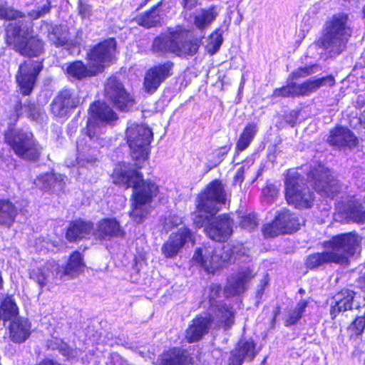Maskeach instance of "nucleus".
<instances>
[{
    "label": "nucleus",
    "instance_id": "nucleus-1",
    "mask_svg": "<svg viewBox=\"0 0 365 365\" xmlns=\"http://www.w3.org/2000/svg\"><path fill=\"white\" fill-rule=\"evenodd\" d=\"M362 241V237L356 232L336 235L324 246L327 250L316 252L307 257L306 267L309 269H318L327 264H346L349 258L354 255Z\"/></svg>",
    "mask_w": 365,
    "mask_h": 365
},
{
    "label": "nucleus",
    "instance_id": "nucleus-2",
    "mask_svg": "<svg viewBox=\"0 0 365 365\" xmlns=\"http://www.w3.org/2000/svg\"><path fill=\"white\" fill-rule=\"evenodd\" d=\"M225 196L222 182L217 180L211 182L196 199L193 225L197 228H205L214 220L220 206L225 204Z\"/></svg>",
    "mask_w": 365,
    "mask_h": 365
},
{
    "label": "nucleus",
    "instance_id": "nucleus-3",
    "mask_svg": "<svg viewBox=\"0 0 365 365\" xmlns=\"http://www.w3.org/2000/svg\"><path fill=\"white\" fill-rule=\"evenodd\" d=\"M351 34L349 15L344 13L334 14L325 24L323 35L319 40L320 46L331 57L339 56L346 49Z\"/></svg>",
    "mask_w": 365,
    "mask_h": 365
},
{
    "label": "nucleus",
    "instance_id": "nucleus-4",
    "mask_svg": "<svg viewBox=\"0 0 365 365\" xmlns=\"http://www.w3.org/2000/svg\"><path fill=\"white\" fill-rule=\"evenodd\" d=\"M84 267L81 254L75 252L66 267L60 266L55 261H48L42 267L30 271L29 277L42 288L51 278L66 280L78 276L83 271Z\"/></svg>",
    "mask_w": 365,
    "mask_h": 365
},
{
    "label": "nucleus",
    "instance_id": "nucleus-5",
    "mask_svg": "<svg viewBox=\"0 0 365 365\" xmlns=\"http://www.w3.org/2000/svg\"><path fill=\"white\" fill-rule=\"evenodd\" d=\"M113 182L125 188L133 187V199L137 202L150 203L158 192V186L150 180H144L140 173L123 165L114 170Z\"/></svg>",
    "mask_w": 365,
    "mask_h": 365
},
{
    "label": "nucleus",
    "instance_id": "nucleus-6",
    "mask_svg": "<svg viewBox=\"0 0 365 365\" xmlns=\"http://www.w3.org/2000/svg\"><path fill=\"white\" fill-rule=\"evenodd\" d=\"M32 31L31 21L21 19L15 23H10L6 27V43L13 46L14 49L21 55L37 56L43 51V42L29 35Z\"/></svg>",
    "mask_w": 365,
    "mask_h": 365
},
{
    "label": "nucleus",
    "instance_id": "nucleus-7",
    "mask_svg": "<svg viewBox=\"0 0 365 365\" xmlns=\"http://www.w3.org/2000/svg\"><path fill=\"white\" fill-rule=\"evenodd\" d=\"M153 139V132L143 124L130 123L125 130V140L130 155L137 169L148 158L149 145Z\"/></svg>",
    "mask_w": 365,
    "mask_h": 365
},
{
    "label": "nucleus",
    "instance_id": "nucleus-8",
    "mask_svg": "<svg viewBox=\"0 0 365 365\" xmlns=\"http://www.w3.org/2000/svg\"><path fill=\"white\" fill-rule=\"evenodd\" d=\"M4 140L18 157L28 161L39 159L42 147L32 133L22 129H9L4 133Z\"/></svg>",
    "mask_w": 365,
    "mask_h": 365
},
{
    "label": "nucleus",
    "instance_id": "nucleus-9",
    "mask_svg": "<svg viewBox=\"0 0 365 365\" xmlns=\"http://www.w3.org/2000/svg\"><path fill=\"white\" fill-rule=\"evenodd\" d=\"M285 197L287 202L297 208H307L312 205L313 192L305 184L304 178L296 170L287 171L285 181Z\"/></svg>",
    "mask_w": 365,
    "mask_h": 365
},
{
    "label": "nucleus",
    "instance_id": "nucleus-10",
    "mask_svg": "<svg viewBox=\"0 0 365 365\" xmlns=\"http://www.w3.org/2000/svg\"><path fill=\"white\" fill-rule=\"evenodd\" d=\"M334 84L335 79L332 75L316 79H309L302 83H297L288 78L285 86L274 89L273 96L282 98L309 96L318 91L321 87H331Z\"/></svg>",
    "mask_w": 365,
    "mask_h": 365
},
{
    "label": "nucleus",
    "instance_id": "nucleus-11",
    "mask_svg": "<svg viewBox=\"0 0 365 365\" xmlns=\"http://www.w3.org/2000/svg\"><path fill=\"white\" fill-rule=\"evenodd\" d=\"M222 288L220 284H212L209 287L207 313L212 316L215 314L218 324H224L226 329H230L234 324V313L230 307L222 301L216 299L220 296ZM207 303L205 304L206 307Z\"/></svg>",
    "mask_w": 365,
    "mask_h": 365
},
{
    "label": "nucleus",
    "instance_id": "nucleus-12",
    "mask_svg": "<svg viewBox=\"0 0 365 365\" xmlns=\"http://www.w3.org/2000/svg\"><path fill=\"white\" fill-rule=\"evenodd\" d=\"M105 96L108 101L121 111H128L134 105L133 96L116 78H108L105 86Z\"/></svg>",
    "mask_w": 365,
    "mask_h": 365
},
{
    "label": "nucleus",
    "instance_id": "nucleus-13",
    "mask_svg": "<svg viewBox=\"0 0 365 365\" xmlns=\"http://www.w3.org/2000/svg\"><path fill=\"white\" fill-rule=\"evenodd\" d=\"M327 143L339 150L351 151L359 147V139L349 128L336 125L329 130Z\"/></svg>",
    "mask_w": 365,
    "mask_h": 365
},
{
    "label": "nucleus",
    "instance_id": "nucleus-14",
    "mask_svg": "<svg viewBox=\"0 0 365 365\" xmlns=\"http://www.w3.org/2000/svg\"><path fill=\"white\" fill-rule=\"evenodd\" d=\"M309 178L314 180L315 190L323 197L333 198L341 189L339 181L324 167L311 170Z\"/></svg>",
    "mask_w": 365,
    "mask_h": 365
},
{
    "label": "nucleus",
    "instance_id": "nucleus-15",
    "mask_svg": "<svg viewBox=\"0 0 365 365\" xmlns=\"http://www.w3.org/2000/svg\"><path fill=\"white\" fill-rule=\"evenodd\" d=\"M43 68L42 63L28 60L20 64L16 76L21 93L29 96L32 92L36 78Z\"/></svg>",
    "mask_w": 365,
    "mask_h": 365
},
{
    "label": "nucleus",
    "instance_id": "nucleus-16",
    "mask_svg": "<svg viewBox=\"0 0 365 365\" xmlns=\"http://www.w3.org/2000/svg\"><path fill=\"white\" fill-rule=\"evenodd\" d=\"M174 63L166 61L148 69L144 77L143 88L149 94H153L165 79L173 74Z\"/></svg>",
    "mask_w": 365,
    "mask_h": 365
},
{
    "label": "nucleus",
    "instance_id": "nucleus-17",
    "mask_svg": "<svg viewBox=\"0 0 365 365\" xmlns=\"http://www.w3.org/2000/svg\"><path fill=\"white\" fill-rule=\"evenodd\" d=\"M195 243V236L187 227H181L176 232H173L168 240L164 242L161 252L166 258H174L180 250L187 243Z\"/></svg>",
    "mask_w": 365,
    "mask_h": 365
},
{
    "label": "nucleus",
    "instance_id": "nucleus-18",
    "mask_svg": "<svg viewBox=\"0 0 365 365\" xmlns=\"http://www.w3.org/2000/svg\"><path fill=\"white\" fill-rule=\"evenodd\" d=\"M89 113L91 118L87 121L86 134L91 140L96 136V121L110 123L117 119L116 113L108 105L99 101L91 106Z\"/></svg>",
    "mask_w": 365,
    "mask_h": 365
},
{
    "label": "nucleus",
    "instance_id": "nucleus-19",
    "mask_svg": "<svg viewBox=\"0 0 365 365\" xmlns=\"http://www.w3.org/2000/svg\"><path fill=\"white\" fill-rule=\"evenodd\" d=\"M178 35V28L176 29H168L165 33L153 39L151 51L158 56H166L168 54L177 56L178 42L180 41Z\"/></svg>",
    "mask_w": 365,
    "mask_h": 365
},
{
    "label": "nucleus",
    "instance_id": "nucleus-20",
    "mask_svg": "<svg viewBox=\"0 0 365 365\" xmlns=\"http://www.w3.org/2000/svg\"><path fill=\"white\" fill-rule=\"evenodd\" d=\"M80 104L79 96L68 89L58 93L51 103L52 113L58 117H66Z\"/></svg>",
    "mask_w": 365,
    "mask_h": 365
},
{
    "label": "nucleus",
    "instance_id": "nucleus-21",
    "mask_svg": "<svg viewBox=\"0 0 365 365\" xmlns=\"http://www.w3.org/2000/svg\"><path fill=\"white\" fill-rule=\"evenodd\" d=\"M116 42L114 38H108L99 43L88 53V59L93 67H100L103 70V64L110 62L114 56Z\"/></svg>",
    "mask_w": 365,
    "mask_h": 365
},
{
    "label": "nucleus",
    "instance_id": "nucleus-22",
    "mask_svg": "<svg viewBox=\"0 0 365 365\" xmlns=\"http://www.w3.org/2000/svg\"><path fill=\"white\" fill-rule=\"evenodd\" d=\"M215 314L212 316L207 312L205 316H199L194 319L186 330L185 338L190 343L198 341L207 334L212 324L217 327H224V324H218Z\"/></svg>",
    "mask_w": 365,
    "mask_h": 365
},
{
    "label": "nucleus",
    "instance_id": "nucleus-23",
    "mask_svg": "<svg viewBox=\"0 0 365 365\" xmlns=\"http://www.w3.org/2000/svg\"><path fill=\"white\" fill-rule=\"evenodd\" d=\"M355 292L349 289H343L333 298L330 308L331 319H335L339 314L358 310L361 307L355 300Z\"/></svg>",
    "mask_w": 365,
    "mask_h": 365
},
{
    "label": "nucleus",
    "instance_id": "nucleus-24",
    "mask_svg": "<svg viewBox=\"0 0 365 365\" xmlns=\"http://www.w3.org/2000/svg\"><path fill=\"white\" fill-rule=\"evenodd\" d=\"M205 232L212 240L224 242L232 232V221L227 215H220L206 226Z\"/></svg>",
    "mask_w": 365,
    "mask_h": 365
},
{
    "label": "nucleus",
    "instance_id": "nucleus-25",
    "mask_svg": "<svg viewBox=\"0 0 365 365\" xmlns=\"http://www.w3.org/2000/svg\"><path fill=\"white\" fill-rule=\"evenodd\" d=\"M255 347L253 339H241L237 347L230 352L227 365H242L244 361H252L257 354Z\"/></svg>",
    "mask_w": 365,
    "mask_h": 365
},
{
    "label": "nucleus",
    "instance_id": "nucleus-26",
    "mask_svg": "<svg viewBox=\"0 0 365 365\" xmlns=\"http://www.w3.org/2000/svg\"><path fill=\"white\" fill-rule=\"evenodd\" d=\"M192 260L199 264L207 272H214L225 265L220 259V254L217 249L212 252L205 249L204 253L202 248H197Z\"/></svg>",
    "mask_w": 365,
    "mask_h": 365
},
{
    "label": "nucleus",
    "instance_id": "nucleus-27",
    "mask_svg": "<svg viewBox=\"0 0 365 365\" xmlns=\"http://www.w3.org/2000/svg\"><path fill=\"white\" fill-rule=\"evenodd\" d=\"M125 232L119 222L113 218L103 219L98 222L97 227L93 232V235L99 240H106L111 237H120Z\"/></svg>",
    "mask_w": 365,
    "mask_h": 365
},
{
    "label": "nucleus",
    "instance_id": "nucleus-28",
    "mask_svg": "<svg viewBox=\"0 0 365 365\" xmlns=\"http://www.w3.org/2000/svg\"><path fill=\"white\" fill-rule=\"evenodd\" d=\"M65 176L53 173L41 174L34 180V185L41 190L58 192L63 189Z\"/></svg>",
    "mask_w": 365,
    "mask_h": 365
},
{
    "label": "nucleus",
    "instance_id": "nucleus-29",
    "mask_svg": "<svg viewBox=\"0 0 365 365\" xmlns=\"http://www.w3.org/2000/svg\"><path fill=\"white\" fill-rule=\"evenodd\" d=\"M254 277L250 269L232 275L228 279L225 291L229 295H237L242 293L247 289V284Z\"/></svg>",
    "mask_w": 365,
    "mask_h": 365
},
{
    "label": "nucleus",
    "instance_id": "nucleus-30",
    "mask_svg": "<svg viewBox=\"0 0 365 365\" xmlns=\"http://www.w3.org/2000/svg\"><path fill=\"white\" fill-rule=\"evenodd\" d=\"M47 38L51 45L56 48L68 46L71 43L69 32L66 25H53L48 23L44 24Z\"/></svg>",
    "mask_w": 365,
    "mask_h": 365
},
{
    "label": "nucleus",
    "instance_id": "nucleus-31",
    "mask_svg": "<svg viewBox=\"0 0 365 365\" xmlns=\"http://www.w3.org/2000/svg\"><path fill=\"white\" fill-rule=\"evenodd\" d=\"M94 231L93 224L91 222L75 220L71 222L67 232L66 239L69 242H75L78 239L88 237Z\"/></svg>",
    "mask_w": 365,
    "mask_h": 365
},
{
    "label": "nucleus",
    "instance_id": "nucleus-32",
    "mask_svg": "<svg viewBox=\"0 0 365 365\" xmlns=\"http://www.w3.org/2000/svg\"><path fill=\"white\" fill-rule=\"evenodd\" d=\"M178 35L181 39L178 42L177 56H194L199 49L201 41L196 38H189L188 31L180 27L178 28Z\"/></svg>",
    "mask_w": 365,
    "mask_h": 365
},
{
    "label": "nucleus",
    "instance_id": "nucleus-33",
    "mask_svg": "<svg viewBox=\"0 0 365 365\" xmlns=\"http://www.w3.org/2000/svg\"><path fill=\"white\" fill-rule=\"evenodd\" d=\"M99 73H101L100 67H93L90 63L88 66H86L81 61H76L66 67L68 76L77 80L95 76Z\"/></svg>",
    "mask_w": 365,
    "mask_h": 365
},
{
    "label": "nucleus",
    "instance_id": "nucleus-34",
    "mask_svg": "<svg viewBox=\"0 0 365 365\" xmlns=\"http://www.w3.org/2000/svg\"><path fill=\"white\" fill-rule=\"evenodd\" d=\"M31 324L28 319L18 317L12 320L9 325L10 337L15 343H21L30 336Z\"/></svg>",
    "mask_w": 365,
    "mask_h": 365
},
{
    "label": "nucleus",
    "instance_id": "nucleus-35",
    "mask_svg": "<svg viewBox=\"0 0 365 365\" xmlns=\"http://www.w3.org/2000/svg\"><path fill=\"white\" fill-rule=\"evenodd\" d=\"M163 19V17L159 4L149 11L138 15L135 18L137 24L146 29L160 26Z\"/></svg>",
    "mask_w": 365,
    "mask_h": 365
},
{
    "label": "nucleus",
    "instance_id": "nucleus-36",
    "mask_svg": "<svg viewBox=\"0 0 365 365\" xmlns=\"http://www.w3.org/2000/svg\"><path fill=\"white\" fill-rule=\"evenodd\" d=\"M347 222L364 225L365 223V207L358 201L349 202L344 211Z\"/></svg>",
    "mask_w": 365,
    "mask_h": 365
},
{
    "label": "nucleus",
    "instance_id": "nucleus-37",
    "mask_svg": "<svg viewBox=\"0 0 365 365\" xmlns=\"http://www.w3.org/2000/svg\"><path fill=\"white\" fill-rule=\"evenodd\" d=\"M279 220L278 222L279 225L282 227L284 233H292L299 230L300 226V221L297 215L292 213L288 210H282L278 212L274 218Z\"/></svg>",
    "mask_w": 365,
    "mask_h": 365
},
{
    "label": "nucleus",
    "instance_id": "nucleus-38",
    "mask_svg": "<svg viewBox=\"0 0 365 365\" xmlns=\"http://www.w3.org/2000/svg\"><path fill=\"white\" fill-rule=\"evenodd\" d=\"M18 214L16 206L9 200H0V226L10 228Z\"/></svg>",
    "mask_w": 365,
    "mask_h": 365
},
{
    "label": "nucleus",
    "instance_id": "nucleus-39",
    "mask_svg": "<svg viewBox=\"0 0 365 365\" xmlns=\"http://www.w3.org/2000/svg\"><path fill=\"white\" fill-rule=\"evenodd\" d=\"M220 254V259L224 264L235 261L237 256L244 255L245 249L242 244L227 245L221 249H217Z\"/></svg>",
    "mask_w": 365,
    "mask_h": 365
},
{
    "label": "nucleus",
    "instance_id": "nucleus-40",
    "mask_svg": "<svg viewBox=\"0 0 365 365\" xmlns=\"http://www.w3.org/2000/svg\"><path fill=\"white\" fill-rule=\"evenodd\" d=\"M257 132V125L255 123H248L240 135L236 145V150L238 152H242L247 149L254 139Z\"/></svg>",
    "mask_w": 365,
    "mask_h": 365
},
{
    "label": "nucleus",
    "instance_id": "nucleus-41",
    "mask_svg": "<svg viewBox=\"0 0 365 365\" xmlns=\"http://www.w3.org/2000/svg\"><path fill=\"white\" fill-rule=\"evenodd\" d=\"M77 150V163L78 165L83 167L86 166L87 164H93L96 162L98 153L96 148H91L90 146L83 147L78 142Z\"/></svg>",
    "mask_w": 365,
    "mask_h": 365
},
{
    "label": "nucleus",
    "instance_id": "nucleus-42",
    "mask_svg": "<svg viewBox=\"0 0 365 365\" xmlns=\"http://www.w3.org/2000/svg\"><path fill=\"white\" fill-rule=\"evenodd\" d=\"M161 365H188L187 357L183 351L175 348L163 355Z\"/></svg>",
    "mask_w": 365,
    "mask_h": 365
},
{
    "label": "nucleus",
    "instance_id": "nucleus-43",
    "mask_svg": "<svg viewBox=\"0 0 365 365\" xmlns=\"http://www.w3.org/2000/svg\"><path fill=\"white\" fill-rule=\"evenodd\" d=\"M217 13L214 7L202 9L195 16L194 24L199 29H204L208 26L217 17Z\"/></svg>",
    "mask_w": 365,
    "mask_h": 365
},
{
    "label": "nucleus",
    "instance_id": "nucleus-44",
    "mask_svg": "<svg viewBox=\"0 0 365 365\" xmlns=\"http://www.w3.org/2000/svg\"><path fill=\"white\" fill-rule=\"evenodd\" d=\"M0 311L3 314L4 321L16 319L18 307L11 296H6L2 301Z\"/></svg>",
    "mask_w": 365,
    "mask_h": 365
},
{
    "label": "nucleus",
    "instance_id": "nucleus-45",
    "mask_svg": "<svg viewBox=\"0 0 365 365\" xmlns=\"http://www.w3.org/2000/svg\"><path fill=\"white\" fill-rule=\"evenodd\" d=\"M148 211V203L137 202L134 200L130 215L136 223H140L147 217Z\"/></svg>",
    "mask_w": 365,
    "mask_h": 365
},
{
    "label": "nucleus",
    "instance_id": "nucleus-46",
    "mask_svg": "<svg viewBox=\"0 0 365 365\" xmlns=\"http://www.w3.org/2000/svg\"><path fill=\"white\" fill-rule=\"evenodd\" d=\"M48 346L52 349L58 350L62 355L68 359H74L78 356L76 349L71 348L67 344L60 340H56L54 342L51 341Z\"/></svg>",
    "mask_w": 365,
    "mask_h": 365
},
{
    "label": "nucleus",
    "instance_id": "nucleus-47",
    "mask_svg": "<svg viewBox=\"0 0 365 365\" xmlns=\"http://www.w3.org/2000/svg\"><path fill=\"white\" fill-rule=\"evenodd\" d=\"M321 70L319 66L313 64L309 66L300 67L293 71L289 76V80H297L307 77L310 75L317 73Z\"/></svg>",
    "mask_w": 365,
    "mask_h": 365
},
{
    "label": "nucleus",
    "instance_id": "nucleus-48",
    "mask_svg": "<svg viewBox=\"0 0 365 365\" xmlns=\"http://www.w3.org/2000/svg\"><path fill=\"white\" fill-rule=\"evenodd\" d=\"M24 15L17 10H15L11 6L7 4H0V19L5 20H17V19H22ZM15 23V21L14 22Z\"/></svg>",
    "mask_w": 365,
    "mask_h": 365
},
{
    "label": "nucleus",
    "instance_id": "nucleus-49",
    "mask_svg": "<svg viewBox=\"0 0 365 365\" xmlns=\"http://www.w3.org/2000/svg\"><path fill=\"white\" fill-rule=\"evenodd\" d=\"M222 36L221 34H220L218 31H216L213 33L209 39V42L207 45V51L210 55H213L216 53L222 43Z\"/></svg>",
    "mask_w": 365,
    "mask_h": 365
},
{
    "label": "nucleus",
    "instance_id": "nucleus-50",
    "mask_svg": "<svg viewBox=\"0 0 365 365\" xmlns=\"http://www.w3.org/2000/svg\"><path fill=\"white\" fill-rule=\"evenodd\" d=\"M279 220H275L265 225L262 228V232L266 237H274L279 234H284L282 227L279 225L278 222Z\"/></svg>",
    "mask_w": 365,
    "mask_h": 365
},
{
    "label": "nucleus",
    "instance_id": "nucleus-51",
    "mask_svg": "<svg viewBox=\"0 0 365 365\" xmlns=\"http://www.w3.org/2000/svg\"><path fill=\"white\" fill-rule=\"evenodd\" d=\"M258 220L253 213L245 215L241 217L240 225L242 228L252 231L258 226Z\"/></svg>",
    "mask_w": 365,
    "mask_h": 365
},
{
    "label": "nucleus",
    "instance_id": "nucleus-52",
    "mask_svg": "<svg viewBox=\"0 0 365 365\" xmlns=\"http://www.w3.org/2000/svg\"><path fill=\"white\" fill-rule=\"evenodd\" d=\"M365 329V314L363 316H356L355 320L349 327L350 331L356 335H361Z\"/></svg>",
    "mask_w": 365,
    "mask_h": 365
},
{
    "label": "nucleus",
    "instance_id": "nucleus-53",
    "mask_svg": "<svg viewBox=\"0 0 365 365\" xmlns=\"http://www.w3.org/2000/svg\"><path fill=\"white\" fill-rule=\"evenodd\" d=\"M78 14L83 19H88L92 15V6L85 0H78Z\"/></svg>",
    "mask_w": 365,
    "mask_h": 365
},
{
    "label": "nucleus",
    "instance_id": "nucleus-54",
    "mask_svg": "<svg viewBox=\"0 0 365 365\" xmlns=\"http://www.w3.org/2000/svg\"><path fill=\"white\" fill-rule=\"evenodd\" d=\"M51 10V1L46 0L41 6H38L36 10L33 11L32 16L35 19H38L48 14Z\"/></svg>",
    "mask_w": 365,
    "mask_h": 365
},
{
    "label": "nucleus",
    "instance_id": "nucleus-55",
    "mask_svg": "<svg viewBox=\"0 0 365 365\" xmlns=\"http://www.w3.org/2000/svg\"><path fill=\"white\" fill-rule=\"evenodd\" d=\"M302 318V316L299 314V313L294 309L289 318L285 321V326H291L295 324L300 319Z\"/></svg>",
    "mask_w": 365,
    "mask_h": 365
},
{
    "label": "nucleus",
    "instance_id": "nucleus-56",
    "mask_svg": "<svg viewBox=\"0 0 365 365\" xmlns=\"http://www.w3.org/2000/svg\"><path fill=\"white\" fill-rule=\"evenodd\" d=\"M230 149V146H224L216 150L215 155L217 158V163L222 162L225 156L227 154Z\"/></svg>",
    "mask_w": 365,
    "mask_h": 365
},
{
    "label": "nucleus",
    "instance_id": "nucleus-57",
    "mask_svg": "<svg viewBox=\"0 0 365 365\" xmlns=\"http://www.w3.org/2000/svg\"><path fill=\"white\" fill-rule=\"evenodd\" d=\"M308 304V302L306 299H301L297 304L296 308L294 309L302 317L303 313L305 311Z\"/></svg>",
    "mask_w": 365,
    "mask_h": 365
},
{
    "label": "nucleus",
    "instance_id": "nucleus-58",
    "mask_svg": "<svg viewBox=\"0 0 365 365\" xmlns=\"http://www.w3.org/2000/svg\"><path fill=\"white\" fill-rule=\"evenodd\" d=\"M198 0H182V5L184 9L192 10L197 4Z\"/></svg>",
    "mask_w": 365,
    "mask_h": 365
},
{
    "label": "nucleus",
    "instance_id": "nucleus-59",
    "mask_svg": "<svg viewBox=\"0 0 365 365\" xmlns=\"http://www.w3.org/2000/svg\"><path fill=\"white\" fill-rule=\"evenodd\" d=\"M267 281L266 278H264L261 281V284H259V286H258V289H257V293H256L257 299H260L262 298V297L264 294V288L267 286Z\"/></svg>",
    "mask_w": 365,
    "mask_h": 365
},
{
    "label": "nucleus",
    "instance_id": "nucleus-60",
    "mask_svg": "<svg viewBox=\"0 0 365 365\" xmlns=\"http://www.w3.org/2000/svg\"><path fill=\"white\" fill-rule=\"evenodd\" d=\"M262 193L264 195L270 196L272 198H273L277 195V190L272 185H269L263 189Z\"/></svg>",
    "mask_w": 365,
    "mask_h": 365
},
{
    "label": "nucleus",
    "instance_id": "nucleus-61",
    "mask_svg": "<svg viewBox=\"0 0 365 365\" xmlns=\"http://www.w3.org/2000/svg\"><path fill=\"white\" fill-rule=\"evenodd\" d=\"M243 170L242 169L238 170L235 177V183L241 184L243 182Z\"/></svg>",
    "mask_w": 365,
    "mask_h": 365
},
{
    "label": "nucleus",
    "instance_id": "nucleus-62",
    "mask_svg": "<svg viewBox=\"0 0 365 365\" xmlns=\"http://www.w3.org/2000/svg\"><path fill=\"white\" fill-rule=\"evenodd\" d=\"M38 365H61L59 363H58L56 361H53L52 359H44L41 362H40Z\"/></svg>",
    "mask_w": 365,
    "mask_h": 365
},
{
    "label": "nucleus",
    "instance_id": "nucleus-63",
    "mask_svg": "<svg viewBox=\"0 0 365 365\" xmlns=\"http://www.w3.org/2000/svg\"><path fill=\"white\" fill-rule=\"evenodd\" d=\"M358 282L360 287L365 290V272L359 277Z\"/></svg>",
    "mask_w": 365,
    "mask_h": 365
},
{
    "label": "nucleus",
    "instance_id": "nucleus-64",
    "mask_svg": "<svg viewBox=\"0 0 365 365\" xmlns=\"http://www.w3.org/2000/svg\"><path fill=\"white\" fill-rule=\"evenodd\" d=\"M15 112L16 113L17 117L19 115V111L22 108V103L21 101H19L17 104L15 106Z\"/></svg>",
    "mask_w": 365,
    "mask_h": 365
}]
</instances>
